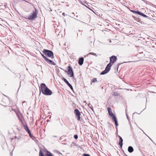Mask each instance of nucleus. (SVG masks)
Wrapping results in <instances>:
<instances>
[{"mask_svg":"<svg viewBox=\"0 0 156 156\" xmlns=\"http://www.w3.org/2000/svg\"><path fill=\"white\" fill-rule=\"evenodd\" d=\"M40 92L46 95H50L52 92L46 85L44 83H42L40 85Z\"/></svg>","mask_w":156,"mask_h":156,"instance_id":"obj_1","label":"nucleus"},{"mask_svg":"<svg viewBox=\"0 0 156 156\" xmlns=\"http://www.w3.org/2000/svg\"><path fill=\"white\" fill-rule=\"evenodd\" d=\"M37 9L35 8V10L33 11L28 18H26L29 20H33L37 17Z\"/></svg>","mask_w":156,"mask_h":156,"instance_id":"obj_2","label":"nucleus"},{"mask_svg":"<svg viewBox=\"0 0 156 156\" xmlns=\"http://www.w3.org/2000/svg\"><path fill=\"white\" fill-rule=\"evenodd\" d=\"M43 53L48 57H51V58H54L53 53L51 50L44 49L43 51Z\"/></svg>","mask_w":156,"mask_h":156,"instance_id":"obj_3","label":"nucleus"},{"mask_svg":"<svg viewBox=\"0 0 156 156\" xmlns=\"http://www.w3.org/2000/svg\"><path fill=\"white\" fill-rule=\"evenodd\" d=\"M112 66L111 63H109L105 69L101 73L100 75H103L107 73L110 69L111 67Z\"/></svg>","mask_w":156,"mask_h":156,"instance_id":"obj_4","label":"nucleus"},{"mask_svg":"<svg viewBox=\"0 0 156 156\" xmlns=\"http://www.w3.org/2000/svg\"><path fill=\"white\" fill-rule=\"evenodd\" d=\"M68 71H66V72L71 77L74 76V72L72 67L71 66H68Z\"/></svg>","mask_w":156,"mask_h":156,"instance_id":"obj_5","label":"nucleus"},{"mask_svg":"<svg viewBox=\"0 0 156 156\" xmlns=\"http://www.w3.org/2000/svg\"><path fill=\"white\" fill-rule=\"evenodd\" d=\"M74 113L75 114V115L76 116L77 119L78 121H80V113L79 111V110L77 109H76L74 110Z\"/></svg>","mask_w":156,"mask_h":156,"instance_id":"obj_6","label":"nucleus"},{"mask_svg":"<svg viewBox=\"0 0 156 156\" xmlns=\"http://www.w3.org/2000/svg\"><path fill=\"white\" fill-rule=\"evenodd\" d=\"M117 60V58L115 55H112L110 58V62L111 63H114Z\"/></svg>","mask_w":156,"mask_h":156,"instance_id":"obj_7","label":"nucleus"},{"mask_svg":"<svg viewBox=\"0 0 156 156\" xmlns=\"http://www.w3.org/2000/svg\"><path fill=\"white\" fill-rule=\"evenodd\" d=\"M137 14L139 15H140V16H141L145 18H147L148 19H150V18H151L147 16H146V15L143 14V13H142V12L138 11V13H137Z\"/></svg>","mask_w":156,"mask_h":156,"instance_id":"obj_8","label":"nucleus"},{"mask_svg":"<svg viewBox=\"0 0 156 156\" xmlns=\"http://www.w3.org/2000/svg\"><path fill=\"white\" fill-rule=\"evenodd\" d=\"M84 59L83 57H81L79 58L78 61V63L81 66L83 64Z\"/></svg>","mask_w":156,"mask_h":156,"instance_id":"obj_9","label":"nucleus"},{"mask_svg":"<svg viewBox=\"0 0 156 156\" xmlns=\"http://www.w3.org/2000/svg\"><path fill=\"white\" fill-rule=\"evenodd\" d=\"M119 144L120 145V147H122V146L123 145V139L122 137L119 136Z\"/></svg>","mask_w":156,"mask_h":156,"instance_id":"obj_10","label":"nucleus"},{"mask_svg":"<svg viewBox=\"0 0 156 156\" xmlns=\"http://www.w3.org/2000/svg\"><path fill=\"white\" fill-rule=\"evenodd\" d=\"M107 109L109 115L110 116L112 117L115 115L113 114L112 112L111 108H110L108 107Z\"/></svg>","mask_w":156,"mask_h":156,"instance_id":"obj_11","label":"nucleus"},{"mask_svg":"<svg viewBox=\"0 0 156 156\" xmlns=\"http://www.w3.org/2000/svg\"><path fill=\"white\" fill-rule=\"evenodd\" d=\"M45 61H46L48 63H50V64L51 65H55V64L54 62L52 61V60H50L48 58L46 59Z\"/></svg>","mask_w":156,"mask_h":156,"instance_id":"obj_12","label":"nucleus"},{"mask_svg":"<svg viewBox=\"0 0 156 156\" xmlns=\"http://www.w3.org/2000/svg\"><path fill=\"white\" fill-rule=\"evenodd\" d=\"M128 150L129 153H131L133 151L134 149L132 147L129 146L128 147Z\"/></svg>","mask_w":156,"mask_h":156,"instance_id":"obj_13","label":"nucleus"},{"mask_svg":"<svg viewBox=\"0 0 156 156\" xmlns=\"http://www.w3.org/2000/svg\"><path fill=\"white\" fill-rule=\"evenodd\" d=\"M24 128L26 131L28 133L30 132V131L27 125L24 126Z\"/></svg>","mask_w":156,"mask_h":156,"instance_id":"obj_14","label":"nucleus"},{"mask_svg":"<svg viewBox=\"0 0 156 156\" xmlns=\"http://www.w3.org/2000/svg\"><path fill=\"white\" fill-rule=\"evenodd\" d=\"M39 156H45L41 150H40L39 153Z\"/></svg>","mask_w":156,"mask_h":156,"instance_id":"obj_15","label":"nucleus"},{"mask_svg":"<svg viewBox=\"0 0 156 156\" xmlns=\"http://www.w3.org/2000/svg\"><path fill=\"white\" fill-rule=\"evenodd\" d=\"M97 82V80L96 78H94L91 81V84H92V83H95Z\"/></svg>","mask_w":156,"mask_h":156,"instance_id":"obj_16","label":"nucleus"},{"mask_svg":"<svg viewBox=\"0 0 156 156\" xmlns=\"http://www.w3.org/2000/svg\"><path fill=\"white\" fill-rule=\"evenodd\" d=\"M112 120L113 122H114L115 121L117 120V118L115 116V115H113V116H112Z\"/></svg>","mask_w":156,"mask_h":156,"instance_id":"obj_17","label":"nucleus"},{"mask_svg":"<svg viewBox=\"0 0 156 156\" xmlns=\"http://www.w3.org/2000/svg\"><path fill=\"white\" fill-rule=\"evenodd\" d=\"M130 11H131V12H133V13L136 14H137L138 12V11H135V10H130Z\"/></svg>","mask_w":156,"mask_h":156,"instance_id":"obj_18","label":"nucleus"},{"mask_svg":"<svg viewBox=\"0 0 156 156\" xmlns=\"http://www.w3.org/2000/svg\"><path fill=\"white\" fill-rule=\"evenodd\" d=\"M88 55H94L95 56H97V54L96 53H93V52H90V53H89L88 54Z\"/></svg>","mask_w":156,"mask_h":156,"instance_id":"obj_19","label":"nucleus"},{"mask_svg":"<svg viewBox=\"0 0 156 156\" xmlns=\"http://www.w3.org/2000/svg\"><path fill=\"white\" fill-rule=\"evenodd\" d=\"M112 95L115 96H117L119 95V94L117 92H113Z\"/></svg>","mask_w":156,"mask_h":156,"instance_id":"obj_20","label":"nucleus"},{"mask_svg":"<svg viewBox=\"0 0 156 156\" xmlns=\"http://www.w3.org/2000/svg\"><path fill=\"white\" fill-rule=\"evenodd\" d=\"M41 56H42V57L44 58V60H46V59L47 58L46 56H45L44 55V54H42L41 53Z\"/></svg>","mask_w":156,"mask_h":156,"instance_id":"obj_21","label":"nucleus"},{"mask_svg":"<svg viewBox=\"0 0 156 156\" xmlns=\"http://www.w3.org/2000/svg\"><path fill=\"white\" fill-rule=\"evenodd\" d=\"M28 133L29 134L31 138L32 139L33 138V137H34V136H32V135L31 133L30 132V133L29 132V133Z\"/></svg>","mask_w":156,"mask_h":156,"instance_id":"obj_22","label":"nucleus"},{"mask_svg":"<svg viewBox=\"0 0 156 156\" xmlns=\"http://www.w3.org/2000/svg\"><path fill=\"white\" fill-rule=\"evenodd\" d=\"M62 80H63V81L66 83L68 82V81L64 77L63 78Z\"/></svg>","mask_w":156,"mask_h":156,"instance_id":"obj_23","label":"nucleus"},{"mask_svg":"<svg viewBox=\"0 0 156 156\" xmlns=\"http://www.w3.org/2000/svg\"><path fill=\"white\" fill-rule=\"evenodd\" d=\"M114 122L115 123V125H116V126H117L118 125V121L117 119Z\"/></svg>","mask_w":156,"mask_h":156,"instance_id":"obj_24","label":"nucleus"},{"mask_svg":"<svg viewBox=\"0 0 156 156\" xmlns=\"http://www.w3.org/2000/svg\"><path fill=\"white\" fill-rule=\"evenodd\" d=\"M74 138L76 139H78V136L77 135H74Z\"/></svg>","mask_w":156,"mask_h":156,"instance_id":"obj_25","label":"nucleus"},{"mask_svg":"<svg viewBox=\"0 0 156 156\" xmlns=\"http://www.w3.org/2000/svg\"><path fill=\"white\" fill-rule=\"evenodd\" d=\"M68 86L70 88V89L72 90H73V87H72V85L70 84H69V85H68Z\"/></svg>","mask_w":156,"mask_h":156,"instance_id":"obj_26","label":"nucleus"},{"mask_svg":"<svg viewBox=\"0 0 156 156\" xmlns=\"http://www.w3.org/2000/svg\"><path fill=\"white\" fill-rule=\"evenodd\" d=\"M83 156H90L89 154H83Z\"/></svg>","mask_w":156,"mask_h":156,"instance_id":"obj_27","label":"nucleus"},{"mask_svg":"<svg viewBox=\"0 0 156 156\" xmlns=\"http://www.w3.org/2000/svg\"><path fill=\"white\" fill-rule=\"evenodd\" d=\"M32 139L35 141H37L36 139L34 137H33V138H32Z\"/></svg>","mask_w":156,"mask_h":156,"instance_id":"obj_28","label":"nucleus"},{"mask_svg":"<svg viewBox=\"0 0 156 156\" xmlns=\"http://www.w3.org/2000/svg\"><path fill=\"white\" fill-rule=\"evenodd\" d=\"M4 6H5V8H6V6H7V3H5L4 4Z\"/></svg>","mask_w":156,"mask_h":156,"instance_id":"obj_29","label":"nucleus"},{"mask_svg":"<svg viewBox=\"0 0 156 156\" xmlns=\"http://www.w3.org/2000/svg\"><path fill=\"white\" fill-rule=\"evenodd\" d=\"M66 84L68 85V86L69 85V84H70L69 82H68Z\"/></svg>","mask_w":156,"mask_h":156,"instance_id":"obj_30","label":"nucleus"},{"mask_svg":"<svg viewBox=\"0 0 156 156\" xmlns=\"http://www.w3.org/2000/svg\"><path fill=\"white\" fill-rule=\"evenodd\" d=\"M66 84L68 85V86L69 85V84H70L69 82H68Z\"/></svg>","mask_w":156,"mask_h":156,"instance_id":"obj_31","label":"nucleus"},{"mask_svg":"<svg viewBox=\"0 0 156 156\" xmlns=\"http://www.w3.org/2000/svg\"><path fill=\"white\" fill-rule=\"evenodd\" d=\"M62 15L65 16V13H62Z\"/></svg>","mask_w":156,"mask_h":156,"instance_id":"obj_32","label":"nucleus"},{"mask_svg":"<svg viewBox=\"0 0 156 156\" xmlns=\"http://www.w3.org/2000/svg\"><path fill=\"white\" fill-rule=\"evenodd\" d=\"M122 63H119L118 64V66H119V65H121Z\"/></svg>","mask_w":156,"mask_h":156,"instance_id":"obj_33","label":"nucleus"},{"mask_svg":"<svg viewBox=\"0 0 156 156\" xmlns=\"http://www.w3.org/2000/svg\"><path fill=\"white\" fill-rule=\"evenodd\" d=\"M126 116L127 117L128 119V115H127V114L126 113Z\"/></svg>","mask_w":156,"mask_h":156,"instance_id":"obj_34","label":"nucleus"},{"mask_svg":"<svg viewBox=\"0 0 156 156\" xmlns=\"http://www.w3.org/2000/svg\"><path fill=\"white\" fill-rule=\"evenodd\" d=\"M53 136L54 137H57L56 136Z\"/></svg>","mask_w":156,"mask_h":156,"instance_id":"obj_35","label":"nucleus"},{"mask_svg":"<svg viewBox=\"0 0 156 156\" xmlns=\"http://www.w3.org/2000/svg\"><path fill=\"white\" fill-rule=\"evenodd\" d=\"M125 154V155L126 156H128L127 155H126Z\"/></svg>","mask_w":156,"mask_h":156,"instance_id":"obj_36","label":"nucleus"}]
</instances>
